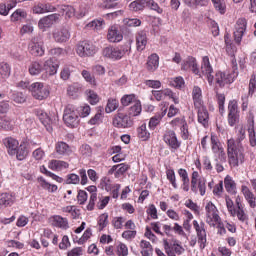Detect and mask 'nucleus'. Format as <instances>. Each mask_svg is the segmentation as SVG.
<instances>
[{
    "label": "nucleus",
    "instance_id": "f257e3e1",
    "mask_svg": "<svg viewBox=\"0 0 256 256\" xmlns=\"http://www.w3.org/2000/svg\"><path fill=\"white\" fill-rule=\"evenodd\" d=\"M227 155L230 167H239V163H243L245 155L243 154V147L237 146L235 139L230 138L227 141Z\"/></svg>",
    "mask_w": 256,
    "mask_h": 256
},
{
    "label": "nucleus",
    "instance_id": "4be33fe9",
    "mask_svg": "<svg viewBox=\"0 0 256 256\" xmlns=\"http://www.w3.org/2000/svg\"><path fill=\"white\" fill-rule=\"evenodd\" d=\"M162 109L160 113H157L154 117H152L149 121V128L154 130L159 123H161V119H163L164 115H167V103L163 102L161 104Z\"/></svg>",
    "mask_w": 256,
    "mask_h": 256
},
{
    "label": "nucleus",
    "instance_id": "0eeeda50",
    "mask_svg": "<svg viewBox=\"0 0 256 256\" xmlns=\"http://www.w3.org/2000/svg\"><path fill=\"white\" fill-rule=\"evenodd\" d=\"M76 53L79 57H92L97 53V47L91 42L83 41L77 45Z\"/></svg>",
    "mask_w": 256,
    "mask_h": 256
},
{
    "label": "nucleus",
    "instance_id": "e433bc0d",
    "mask_svg": "<svg viewBox=\"0 0 256 256\" xmlns=\"http://www.w3.org/2000/svg\"><path fill=\"white\" fill-rule=\"evenodd\" d=\"M183 3L190 9H197V7H207L209 0H183Z\"/></svg>",
    "mask_w": 256,
    "mask_h": 256
},
{
    "label": "nucleus",
    "instance_id": "7c9ffc66",
    "mask_svg": "<svg viewBox=\"0 0 256 256\" xmlns=\"http://www.w3.org/2000/svg\"><path fill=\"white\" fill-rule=\"evenodd\" d=\"M192 99L195 107H201V105H203V91L199 86L193 87Z\"/></svg>",
    "mask_w": 256,
    "mask_h": 256
},
{
    "label": "nucleus",
    "instance_id": "b1692460",
    "mask_svg": "<svg viewBox=\"0 0 256 256\" xmlns=\"http://www.w3.org/2000/svg\"><path fill=\"white\" fill-rule=\"evenodd\" d=\"M146 69L150 73H155L157 69H159V55L157 53H153L147 58Z\"/></svg>",
    "mask_w": 256,
    "mask_h": 256
},
{
    "label": "nucleus",
    "instance_id": "a211bd4d",
    "mask_svg": "<svg viewBox=\"0 0 256 256\" xmlns=\"http://www.w3.org/2000/svg\"><path fill=\"white\" fill-rule=\"evenodd\" d=\"M190 189L195 195L199 194L201 197L205 196V193H207V180H205V178H199L194 184L191 182Z\"/></svg>",
    "mask_w": 256,
    "mask_h": 256
},
{
    "label": "nucleus",
    "instance_id": "f8f14e48",
    "mask_svg": "<svg viewBox=\"0 0 256 256\" xmlns=\"http://www.w3.org/2000/svg\"><path fill=\"white\" fill-rule=\"evenodd\" d=\"M52 37L56 43H67L71 39V32L67 27L57 28L53 31Z\"/></svg>",
    "mask_w": 256,
    "mask_h": 256
},
{
    "label": "nucleus",
    "instance_id": "680f3d73",
    "mask_svg": "<svg viewBox=\"0 0 256 256\" xmlns=\"http://www.w3.org/2000/svg\"><path fill=\"white\" fill-rule=\"evenodd\" d=\"M146 7L151 9L152 11H157L159 14L163 13V9L159 7V4L155 2V0H144Z\"/></svg>",
    "mask_w": 256,
    "mask_h": 256
},
{
    "label": "nucleus",
    "instance_id": "37998d69",
    "mask_svg": "<svg viewBox=\"0 0 256 256\" xmlns=\"http://www.w3.org/2000/svg\"><path fill=\"white\" fill-rule=\"evenodd\" d=\"M145 0H134L129 4L130 11H133L134 13H137L139 11H143L145 9Z\"/></svg>",
    "mask_w": 256,
    "mask_h": 256
},
{
    "label": "nucleus",
    "instance_id": "9b49d317",
    "mask_svg": "<svg viewBox=\"0 0 256 256\" xmlns=\"http://www.w3.org/2000/svg\"><path fill=\"white\" fill-rule=\"evenodd\" d=\"M163 246L164 249L167 253L168 256H175V253L177 255H183V253H185V248H183V246H181V244H179V241L175 240L173 242V245L171 247V245H169V241H167V239H163ZM171 249L174 251H171Z\"/></svg>",
    "mask_w": 256,
    "mask_h": 256
},
{
    "label": "nucleus",
    "instance_id": "69168bd1",
    "mask_svg": "<svg viewBox=\"0 0 256 256\" xmlns=\"http://www.w3.org/2000/svg\"><path fill=\"white\" fill-rule=\"evenodd\" d=\"M124 25L126 27H139L141 26V21L137 18H125L123 20Z\"/></svg>",
    "mask_w": 256,
    "mask_h": 256
},
{
    "label": "nucleus",
    "instance_id": "5701e85b",
    "mask_svg": "<svg viewBox=\"0 0 256 256\" xmlns=\"http://www.w3.org/2000/svg\"><path fill=\"white\" fill-rule=\"evenodd\" d=\"M43 71H45L46 75H57V70L59 69V64L55 62L53 58H50L44 62L42 65Z\"/></svg>",
    "mask_w": 256,
    "mask_h": 256
},
{
    "label": "nucleus",
    "instance_id": "a18cd8bd",
    "mask_svg": "<svg viewBox=\"0 0 256 256\" xmlns=\"http://www.w3.org/2000/svg\"><path fill=\"white\" fill-rule=\"evenodd\" d=\"M23 19H27V12L23 9H17L11 15V21L13 23L17 21H23Z\"/></svg>",
    "mask_w": 256,
    "mask_h": 256
},
{
    "label": "nucleus",
    "instance_id": "ea45409f",
    "mask_svg": "<svg viewBox=\"0 0 256 256\" xmlns=\"http://www.w3.org/2000/svg\"><path fill=\"white\" fill-rule=\"evenodd\" d=\"M28 71L32 76L41 75V73L43 72V64H41L40 62L34 61L29 65Z\"/></svg>",
    "mask_w": 256,
    "mask_h": 256
},
{
    "label": "nucleus",
    "instance_id": "c03bdc74",
    "mask_svg": "<svg viewBox=\"0 0 256 256\" xmlns=\"http://www.w3.org/2000/svg\"><path fill=\"white\" fill-rule=\"evenodd\" d=\"M214 8L220 15H225L227 11V4L225 3V0H211Z\"/></svg>",
    "mask_w": 256,
    "mask_h": 256
},
{
    "label": "nucleus",
    "instance_id": "49530a36",
    "mask_svg": "<svg viewBox=\"0 0 256 256\" xmlns=\"http://www.w3.org/2000/svg\"><path fill=\"white\" fill-rule=\"evenodd\" d=\"M136 101L139 100H137L135 94H126L121 98V105H123V107H129V105H135Z\"/></svg>",
    "mask_w": 256,
    "mask_h": 256
},
{
    "label": "nucleus",
    "instance_id": "f03ea898",
    "mask_svg": "<svg viewBox=\"0 0 256 256\" xmlns=\"http://www.w3.org/2000/svg\"><path fill=\"white\" fill-rule=\"evenodd\" d=\"M131 53V45L123 44L117 47L107 46L103 49L102 55L107 59H111L112 61H119L123 59L125 55H129Z\"/></svg>",
    "mask_w": 256,
    "mask_h": 256
},
{
    "label": "nucleus",
    "instance_id": "4468645a",
    "mask_svg": "<svg viewBox=\"0 0 256 256\" xmlns=\"http://www.w3.org/2000/svg\"><path fill=\"white\" fill-rule=\"evenodd\" d=\"M163 141L174 151H177V149L181 147V142H179L177 134H175V131L173 130H169L164 134Z\"/></svg>",
    "mask_w": 256,
    "mask_h": 256
},
{
    "label": "nucleus",
    "instance_id": "864d4df0",
    "mask_svg": "<svg viewBox=\"0 0 256 256\" xmlns=\"http://www.w3.org/2000/svg\"><path fill=\"white\" fill-rule=\"evenodd\" d=\"M246 130L245 127L240 126L237 133V139H236V147H243V141H245L246 138Z\"/></svg>",
    "mask_w": 256,
    "mask_h": 256
},
{
    "label": "nucleus",
    "instance_id": "f3484780",
    "mask_svg": "<svg viewBox=\"0 0 256 256\" xmlns=\"http://www.w3.org/2000/svg\"><path fill=\"white\" fill-rule=\"evenodd\" d=\"M214 161H215V167L217 173H222V171H225V168L223 167V163H227V154L225 153V148L222 150H219L218 152H214Z\"/></svg>",
    "mask_w": 256,
    "mask_h": 256
},
{
    "label": "nucleus",
    "instance_id": "2eb2a0df",
    "mask_svg": "<svg viewBox=\"0 0 256 256\" xmlns=\"http://www.w3.org/2000/svg\"><path fill=\"white\" fill-rule=\"evenodd\" d=\"M29 51L34 57H43L45 55V47L43 41L34 38L29 44Z\"/></svg>",
    "mask_w": 256,
    "mask_h": 256
},
{
    "label": "nucleus",
    "instance_id": "052dcab7",
    "mask_svg": "<svg viewBox=\"0 0 256 256\" xmlns=\"http://www.w3.org/2000/svg\"><path fill=\"white\" fill-rule=\"evenodd\" d=\"M60 10L68 19H71V17H75V8H73V6L64 5L61 6Z\"/></svg>",
    "mask_w": 256,
    "mask_h": 256
},
{
    "label": "nucleus",
    "instance_id": "338daca9",
    "mask_svg": "<svg viewBox=\"0 0 256 256\" xmlns=\"http://www.w3.org/2000/svg\"><path fill=\"white\" fill-rule=\"evenodd\" d=\"M12 101L17 104H23L27 101V97H25L24 94L21 92H15L12 95Z\"/></svg>",
    "mask_w": 256,
    "mask_h": 256
},
{
    "label": "nucleus",
    "instance_id": "4c0bfd02",
    "mask_svg": "<svg viewBox=\"0 0 256 256\" xmlns=\"http://www.w3.org/2000/svg\"><path fill=\"white\" fill-rule=\"evenodd\" d=\"M142 111H143V108L141 106V101L138 100L134 104H132L131 107L128 108V116L130 118L139 117Z\"/></svg>",
    "mask_w": 256,
    "mask_h": 256
},
{
    "label": "nucleus",
    "instance_id": "bb28decb",
    "mask_svg": "<svg viewBox=\"0 0 256 256\" xmlns=\"http://www.w3.org/2000/svg\"><path fill=\"white\" fill-rule=\"evenodd\" d=\"M5 147L8 149L9 155H15L17 153V149L19 147V141L15 138H5L3 140Z\"/></svg>",
    "mask_w": 256,
    "mask_h": 256
},
{
    "label": "nucleus",
    "instance_id": "3c124183",
    "mask_svg": "<svg viewBox=\"0 0 256 256\" xmlns=\"http://www.w3.org/2000/svg\"><path fill=\"white\" fill-rule=\"evenodd\" d=\"M138 137L139 139H142V141H147L149 137H151V133L147 131V124H142L138 129H137Z\"/></svg>",
    "mask_w": 256,
    "mask_h": 256
},
{
    "label": "nucleus",
    "instance_id": "09e8293b",
    "mask_svg": "<svg viewBox=\"0 0 256 256\" xmlns=\"http://www.w3.org/2000/svg\"><path fill=\"white\" fill-rule=\"evenodd\" d=\"M13 120L7 116L0 118V129L11 131L13 129Z\"/></svg>",
    "mask_w": 256,
    "mask_h": 256
},
{
    "label": "nucleus",
    "instance_id": "13d9d810",
    "mask_svg": "<svg viewBox=\"0 0 256 256\" xmlns=\"http://www.w3.org/2000/svg\"><path fill=\"white\" fill-rule=\"evenodd\" d=\"M185 207H187L188 209L193 211V213H195L196 215H201V210H200L199 205H197V203L193 202V200L188 199L185 202Z\"/></svg>",
    "mask_w": 256,
    "mask_h": 256
},
{
    "label": "nucleus",
    "instance_id": "412c9836",
    "mask_svg": "<svg viewBox=\"0 0 256 256\" xmlns=\"http://www.w3.org/2000/svg\"><path fill=\"white\" fill-rule=\"evenodd\" d=\"M182 69L184 71H192L194 75H199L201 77V72L199 71V66L197 65V59L193 57H188L183 63H182Z\"/></svg>",
    "mask_w": 256,
    "mask_h": 256
},
{
    "label": "nucleus",
    "instance_id": "1a4fd4ad",
    "mask_svg": "<svg viewBox=\"0 0 256 256\" xmlns=\"http://www.w3.org/2000/svg\"><path fill=\"white\" fill-rule=\"evenodd\" d=\"M247 31V19L239 18L234 26V41L236 43H241L243 39V35H245Z\"/></svg>",
    "mask_w": 256,
    "mask_h": 256
},
{
    "label": "nucleus",
    "instance_id": "c85d7f7f",
    "mask_svg": "<svg viewBox=\"0 0 256 256\" xmlns=\"http://www.w3.org/2000/svg\"><path fill=\"white\" fill-rule=\"evenodd\" d=\"M15 203V196L9 193L0 194V209L11 207Z\"/></svg>",
    "mask_w": 256,
    "mask_h": 256
},
{
    "label": "nucleus",
    "instance_id": "72a5a7b5",
    "mask_svg": "<svg viewBox=\"0 0 256 256\" xmlns=\"http://www.w3.org/2000/svg\"><path fill=\"white\" fill-rule=\"evenodd\" d=\"M55 151L57 155H61V156L69 155L70 153H72L71 147H69V144L63 141L56 143Z\"/></svg>",
    "mask_w": 256,
    "mask_h": 256
},
{
    "label": "nucleus",
    "instance_id": "79ce46f5",
    "mask_svg": "<svg viewBox=\"0 0 256 256\" xmlns=\"http://www.w3.org/2000/svg\"><path fill=\"white\" fill-rule=\"evenodd\" d=\"M87 27L93 29L94 31H103V29H105V20L102 18L93 20L87 24Z\"/></svg>",
    "mask_w": 256,
    "mask_h": 256
},
{
    "label": "nucleus",
    "instance_id": "a19ab883",
    "mask_svg": "<svg viewBox=\"0 0 256 256\" xmlns=\"http://www.w3.org/2000/svg\"><path fill=\"white\" fill-rule=\"evenodd\" d=\"M210 144H211V149L213 154L225 149L223 148L221 141H219V138L213 134L211 135V138H210Z\"/></svg>",
    "mask_w": 256,
    "mask_h": 256
},
{
    "label": "nucleus",
    "instance_id": "dca6fc26",
    "mask_svg": "<svg viewBox=\"0 0 256 256\" xmlns=\"http://www.w3.org/2000/svg\"><path fill=\"white\" fill-rule=\"evenodd\" d=\"M107 40L109 43H120V41H123V33L119 30L118 25H112L108 28Z\"/></svg>",
    "mask_w": 256,
    "mask_h": 256
},
{
    "label": "nucleus",
    "instance_id": "6e6552de",
    "mask_svg": "<svg viewBox=\"0 0 256 256\" xmlns=\"http://www.w3.org/2000/svg\"><path fill=\"white\" fill-rule=\"evenodd\" d=\"M113 125L118 129H129L133 125V119L128 114L118 113L113 118Z\"/></svg>",
    "mask_w": 256,
    "mask_h": 256
},
{
    "label": "nucleus",
    "instance_id": "aec40b11",
    "mask_svg": "<svg viewBox=\"0 0 256 256\" xmlns=\"http://www.w3.org/2000/svg\"><path fill=\"white\" fill-rule=\"evenodd\" d=\"M59 17H61V15L55 13L40 19L38 22L39 29H42L43 31H45V29L51 27V25H53L54 23H57V21H59Z\"/></svg>",
    "mask_w": 256,
    "mask_h": 256
},
{
    "label": "nucleus",
    "instance_id": "20e7f679",
    "mask_svg": "<svg viewBox=\"0 0 256 256\" xmlns=\"http://www.w3.org/2000/svg\"><path fill=\"white\" fill-rule=\"evenodd\" d=\"M63 121L67 127H77L79 125V113L75 106L68 104L64 110Z\"/></svg>",
    "mask_w": 256,
    "mask_h": 256
},
{
    "label": "nucleus",
    "instance_id": "6e6d98bb",
    "mask_svg": "<svg viewBox=\"0 0 256 256\" xmlns=\"http://www.w3.org/2000/svg\"><path fill=\"white\" fill-rule=\"evenodd\" d=\"M109 225V214L103 213L98 217L99 230L103 231Z\"/></svg>",
    "mask_w": 256,
    "mask_h": 256
},
{
    "label": "nucleus",
    "instance_id": "7ed1b4c3",
    "mask_svg": "<svg viewBox=\"0 0 256 256\" xmlns=\"http://www.w3.org/2000/svg\"><path fill=\"white\" fill-rule=\"evenodd\" d=\"M206 211V223L210 227H216V225H221V216H219V209L213 204V202H208L205 206Z\"/></svg>",
    "mask_w": 256,
    "mask_h": 256
},
{
    "label": "nucleus",
    "instance_id": "de8ad7c7",
    "mask_svg": "<svg viewBox=\"0 0 256 256\" xmlns=\"http://www.w3.org/2000/svg\"><path fill=\"white\" fill-rule=\"evenodd\" d=\"M232 217H237L238 221H241V223H245L249 220V217L247 216V213H245V210L243 208H236L234 210V214H230Z\"/></svg>",
    "mask_w": 256,
    "mask_h": 256
},
{
    "label": "nucleus",
    "instance_id": "39448f33",
    "mask_svg": "<svg viewBox=\"0 0 256 256\" xmlns=\"http://www.w3.org/2000/svg\"><path fill=\"white\" fill-rule=\"evenodd\" d=\"M32 97L34 99H38V101H43V99H47L49 97V88L45 86L42 82H34L29 87Z\"/></svg>",
    "mask_w": 256,
    "mask_h": 256
},
{
    "label": "nucleus",
    "instance_id": "a878e982",
    "mask_svg": "<svg viewBox=\"0 0 256 256\" xmlns=\"http://www.w3.org/2000/svg\"><path fill=\"white\" fill-rule=\"evenodd\" d=\"M215 82L219 87H225V85H229L233 83V78L229 74H225V72H217L215 75Z\"/></svg>",
    "mask_w": 256,
    "mask_h": 256
},
{
    "label": "nucleus",
    "instance_id": "0e129e2a",
    "mask_svg": "<svg viewBox=\"0 0 256 256\" xmlns=\"http://www.w3.org/2000/svg\"><path fill=\"white\" fill-rule=\"evenodd\" d=\"M87 97L90 105H97L99 103V95L93 90L87 91Z\"/></svg>",
    "mask_w": 256,
    "mask_h": 256
},
{
    "label": "nucleus",
    "instance_id": "5fc2aeb1",
    "mask_svg": "<svg viewBox=\"0 0 256 256\" xmlns=\"http://www.w3.org/2000/svg\"><path fill=\"white\" fill-rule=\"evenodd\" d=\"M82 77L85 79L87 83L92 85V87H97V80L95 79V76L91 74V72L87 70L82 71Z\"/></svg>",
    "mask_w": 256,
    "mask_h": 256
},
{
    "label": "nucleus",
    "instance_id": "6ab92c4d",
    "mask_svg": "<svg viewBox=\"0 0 256 256\" xmlns=\"http://www.w3.org/2000/svg\"><path fill=\"white\" fill-rule=\"evenodd\" d=\"M49 224L52 227H57L58 229H69V220L62 217L61 215H54L49 218Z\"/></svg>",
    "mask_w": 256,
    "mask_h": 256
},
{
    "label": "nucleus",
    "instance_id": "e2e57ef3",
    "mask_svg": "<svg viewBox=\"0 0 256 256\" xmlns=\"http://www.w3.org/2000/svg\"><path fill=\"white\" fill-rule=\"evenodd\" d=\"M116 255L118 256H128L129 248L124 243H119L116 247Z\"/></svg>",
    "mask_w": 256,
    "mask_h": 256
},
{
    "label": "nucleus",
    "instance_id": "423d86ee",
    "mask_svg": "<svg viewBox=\"0 0 256 256\" xmlns=\"http://www.w3.org/2000/svg\"><path fill=\"white\" fill-rule=\"evenodd\" d=\"M192 225L196 232L200 249H203L207 245V230L205 229V222L193 220Z\"/></svg>",
    "mask_w": 256,
    "mask_h": 256
},
{
    "label": "nucleus",
    "instance_id": "ddd939ff",
    "mask_svg": "<svg viewBox=\"0 0 256 256\" xmlns=\"http://www.w3.org/2000/svg\"><path fill=\"white\" fill-rule=\"evenodd\" d=\"M37 116H38L39 120L41 121V123L44 125V127H46L47 131H49V133H51V131H53V125H55V123H57V117L56 116L50 117L43 110L38 111Z\"/></svg>",
    "mask_w": 256,
    "mask_h": 256
},
{
    "label": "nucleus",
    "instance_id": "9d476101",
    "mask_svg": "<svg viewBox=\"0 0 256 256\" xmlns=\"http://www.w3.org/2000/svg\"><path fill=\"white\" fill-rule=\"evenodd\" d=\"M201 73L204 75V77H206L209 85H213L215 78L213 77V67L209 61V56H204L202 58Z\"/></svg>",
    "mask_w": 256,
    "mask_h": 256
},
{
    "label": "nucleus",
    "instance_id": "58836bf2",
    "mask_svg": "<svg viewBox=\"0 0 256 256\" xmlns=\"http://www.w3.org/2000/svg\"><path fill=\"white\" fill-rule=\"evenodd\" d=\"M141 254L142 256H152L153 246L149 241L141 240L140 242Z\"/></svg>",
    "mask_w": 256,
    "mask_h": 256
},
{
    "label": "nucleus",
    "instance_id": "4d7b16f0",
    "mask_svg": "<svg viewBox=\"0 0 256 256\" xmlns=\"http://www.w3.org/2000/svg\"><path fill=\"white\" fill-rule=\"evenodd\" d=\"M11 75V68L9 67V64L2 62L0 63V77L2 79H5Z\"/></svg>",
    "mask_w": 256,
    "mask_h": 256
},
{
    "label": "nucleus",
    "instance_id": "c756f323",
    "mask_svg": "<svg viewBox=\"0 0 256 256\" xmlns=\"http://www.w3.org/2000/svg\"><path fill=\"white\" fill-rule=\"evenodd\" d=\"M247 131H248L250 147H256L255 120H253V118L248 121Z\"/></svg>",
    "mask_w": 256,
    "mask_h": 256
},
{
    "label": "nucleus",
    "instance_id": "8fccbe9b",
    "mask_svg": "<svg viewBox=\"0 0 256 256\" xmlns=\"http://www.w3.org/2000/svg\"><path fill=\"white\" fill-rule=\"evenodd\" d=\"M117 109H119V101H117V99L114 98L108 99L105 107V112L113 113V111H117Z\"/></svg>",
    "mask_w": 256,
    "mask_h": 256
},
{
    "label": "nucleus",
    "instance_id": "393cba45",
    "mask_svg": "<svg viewBox=\"0 0 256 256\" xmlns=\"http://www.w3.org/2000/svg\"><path fill=\"white\" fill-rule=\"evenodd\" d=\"M195 108L198 110V123L207 127V125H209V112L207 111V108L203 104L195 106Z\"/></svg>",
    "mask_w": 256,
    "mask_h": 256
},
{
    "label": "nucleus",
    "instance_id": "774afa93",
    "mask_svg": "<svg viewBox=\"0 0 256 256\" xmlns=\"http://www.w3.org/2000/svg\"><path fill=\"white\" fill-rule=\"evenodd\" d=\"M255 91H256V75L252 74L251 78H250V82H249L248 94L253 95V93H255Z\"/></svg>",
    "mask_w": 256,
    "mask_h": 256
},
{
    "label": "nucleus",
    "instance_id": "f704fd0d",
    "mask_svg": "<svg viewBox=\"0 0 256 256\" xmlns=\"http://www.w3.org/2000/svg\"><path fill=\"white\" fill-rule=\"evenodd\" d=\"M224 187L227 191V193H230V195H235L237 193V184H235V181L231 176H226L224 179Z\"/></svg>",
    "mask_w": 256,
    "mask_h": 256
},
{
    "label": "nucleus",
    "instance_id": "bf43d9fd",
    "mask_svg": "<svg viewBox=\"0 0 256 256\" xmlns=\"http://www.w3.org/2000/svg\"><path fill=\"white\" fill-rule=\"evenodd\" d=\"M76 111L82 118L89 117V115H91V106H89V104H84L83 106H80Z\"/></svg>",
    "mask_w": 256,
    "mask_h": 256
},
{
    "label": "nucleus",
    "instance_id": "cd10ccee",
    "mask_svg": "<svg viewBox=\"0 0 256 256\" xmlns=\"http://www.w3.org/2000/svg\"><path fill=\"white\" fill-rule=\"evenodd\" d=\"M241 191H242L246 201L248 202L249 206L252 209H255V207H256L255 194H253V192H251V190H249V187H247L245 185L242 186Z\"/></svg>",
    "mask_w": 256,
    "mask_h": 256
},
{
    "label": "nucleus",
    "instance_id": "2f4dec72",
    "mask_svg": "<svg viewBox=\"0 0 256 256\" xmlns=\"http://www.w3.org/2000/svg\"><path fill=\"white\" fill-rule=\"evenodd\" d=\"M48 167L51 169V171H63V169L69 168V163L63 160H51L48 163Z\"/></svg>",
    "mask_w": 256,
    "mask_h": 256
},
{
    "label": "nucleus",
    "instance_id": "473e14b6",
    "mask_svg": "<svg viewBox=\"0 0 256 256\" xmlns=\"http://www.w3.org/2000/svg\"><path fill=\"white\" fill-rule=\"evenodd\" d=\"M15 155L18 161H23L27 158V155H29V149H27V142H21V144L16 149Z\"/></svg>",
    "mask_w": 256,
    "mask_h": 256
},
{
    "label": "nucleus",
    "instance_id": "c9c22d12",
    "mask_svg": "<svg viewBox=\"0 0 256 256\" xmlns=\"http://www.w3.org/2000/svg\"><path fill=\"white\" fill-rule=\"evenodd\" d=\"M136 45L138 51H144L145 47H147V33L141 31L137 34Z\"/></svg>",
    "mask_w": 256,
    "mask_h": 256
},
{
    "label": "nucleus",
    "instance_id": "603ef678",
    "mask_svg": "<svg viewBox=\"0 0 256 256\" xmlns=\"http://www.w3.org/2000/svg\"><path fill=\"white\" fill-rule=\"evenodd\" d=\"M40 172H42L46 177H51L54 181H57V183H63V178L57 176V174L47 170V167L40 166Z\"/></svg>",
    "mask_w": 256,
    "mask_h": 256
}]
</instances>
